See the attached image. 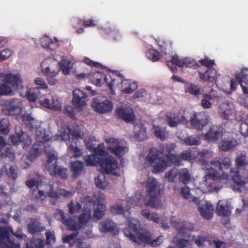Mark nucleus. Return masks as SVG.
Returning a JSON list of instances; mask_svg holds the SVG:
<instances>
[{
    "label": "nucleus",
    "mask_w": 248,
    "mask_h": 248,
    "mask_svg": "<svg viewBox=\"0 0 248 248\" xmlns=\"http://www.w3.org/2000/svg\"><path fill=\"white\" fill-rule=\"evenodd\" d=\"M229 160L224 159L219 161L215 160L207 166L208 170V174L203 177L202 181L195 188L189 189L188 187H184L181 189L183 197L195 204H199L201 200L200 198L204 193L217 192L223 186H230L232 182L237 185H243L248 179V171L245 170V173L241 177H222L225 172H227L230 169L228 168Z\"/></svg>",
    "instance_id": "nucleus-1"
},
{
    "label": "nucleus",
    "mask_w": 248,
    "mask_h": 248,
    "mask_svg": "<svg viewBox=\"0 0 248 248\" xmlns=\"http://www.w3.org/2000/svg\"><path fill=\"white\" fill-rule=\"evenodd\" d=\"M173 149V145L166 146L163 153L155 148L151 149L145 159L147 167L150 165L154 172H161L171 164L179 165L180 159L191 161L196 158L194 154L188 151L184 152L180 156H176Z\"/></svg>",
    "instance_id": "nucleus-2"
},
{
    "label": "nucleus",
    "mask_w": 248,
    "mask_h": 248,
    "mask_svg": "<svg viewBox=\"0 0 248 248\" xmlns=\"http://www.w3.org/2000/svg\"><path fill=\"white\" fill-rule=\"evenodd\" d=\"M85 129L82 126L76 125L69 128L64 125L57 134V139L64 140L68 146V155L71 158L80 156L82 152L77 142L83 138Z\"/></svg>",
    "instance_id": "nucleus-3"
},
{
    "label": "nucleus",
    "mask_w": 248,
    "mask_h": 248,
    "mask_svg": "<svg viewBox=\"0 0 248 248\" xmlns=\"http://www.w3.org/2000/svg\"><path fill=\"white\" fill-rule=\"evenodd\" d=\"M83 211L82 215L79 217V221L81 224L87 222L92 218V210L94 208L93 218L99 219L104 215L106 210L105 200L104 196L98 195L93 198L90 196H86L82 199Z\"/></svg>",
    "instance_id": "nucleus-4"
},
{
    "label": "nucleus",
    "mask_w": 248,
    "mask_h": 248,
    "mask_svg": "<svg viewBox=\"0 0 248 248\" xmlns=\"http://www.w3.org/2000/svg\"><path fill=\"white\" fill-rule=\"evenodd\" d=\"M127 221L128 228L124 229V233L125 236L129 238L132 241L138 244L150 243L154 247L159 246L163 243L164 239L162 235L151 241L152 234L146 230L139 229V227L135 224V220L128 218Z\"/></svg>",
    "instance_id": "nucleus-5"
},
{
    "label": "nucleus",
    "mask_w": 248,
    "mask_h": 248,
    "mask_svg": "<svg viewBox=\"0 0 248 248\" xmlns=\"http://www.w3.org/2000/svg\"><path fill=\"white\" fill-rule=\"evenodd\" d=\"M40 180L31 179L26 182V185L32 189L33 196L35 197L36 199L40 200L41 201H43L45 199L46 195H48L52 198H57L59 196V194L65 197H69L74 193L73 190L67 191L62 189L59 190L58 192L53 191H52L53 188L52 187V186H48L49 188L51 189V191H46L44 193L43 191L39 189V187L41 188L40 186Z\"/></svg>",
    "instance_id": "nucleus-6"
},
{
    "label": "nucleus",
    "mask_w": 248,
    "mask_h": 248,
    "mask_svg": "<svg viewBox=\"0 0 248 248\" xmlns=\"http://www.w3.org/2000/svg\"><path fill=\"white\" fill-rule=\"evenodd\" d=\"M2 111L6 114L17 116L27 124H30L31 125L33 124L35 127L38 126V124H33L34 122L38 123L31 117L30 113L26 111V108L19 99H14L9 100L6 108L3 109Z\"/></svg>",
    "instance_id": "nucleus-7"
},
{
    "label": "nucleus",
    "mask_w": 248,
    "mask_h": 248,
    "mask_svg": "<svg viewBox=\"0 0 248 248\" xmlns=\"http://www.w3.org/2000/svg\"><path fill=\"white\" fill-rule=\"evenodd\" d=\"M104 80L112 91L118 89L124 93L130 94L138 87L136 82L125 79L121 75L113 78L105 77Z\"/></svg>",
    "instance_id": "nucleus-8"
},
{
    "label": "nucleus",
    "mask_w": 248,
    "mask_h": 248,
    "mask_svg": "<svg viewBox=\"0 0 248 248\" xmlns=\"http://www.w3.org/2000/svg\"><path fill=\"white\" fill-rule=\"evenodd\" d=\"M214 154L213 152L211 151L204 149L202 150L201 152H199L198 154L197 157L200 160L201 164L204 166L203 169L205 170L206 171V174H208V170L207 169V166L208 164H210L211 162L215 160H219V161L221 160H223L224 159H228L229 160V165L228 166L229 169H230L229 171L227 172H225L223 175H222V177L225 178L227 177H230L231 178H232L233 177H237V176L241 177L245 173V170L242 169H239L237 171H233L231 167V159L228 157H217L215 158L212 159L210 162L208 161V159L212 158Z\"/></svg>",
    "instance_id": "nucleus-9"
},
{
    "label": "nucleus",
    "mask_w": 248,
    "mask_h": 248,
    "mask_svg": "<svg viewBox=\"0 0 248 248\" xmlns=\"http://www.w3.org/2000/svg\"><path fill=\"white\" fill-rule=\"evenodd\" d=\"M44 148L47 157L46 168L49 174L51 175L59 176L63 179L67 178V170L66 169L57 166L56 160L58 155L56 153L52 150L48 145H46Z\"/></svg>",
    "instance_id": "nucleus-10"
},
{
    "label": "nucleus",
    "mask_w": 248,
    "mask_h": 248,
    "mask_svg": "<svg viewBox=\"0 0 248 248\" xmlns=\"http://www.w3.org/2000/svg\"><path fill=\"white\" fill-rule=\"evenodd\" d=\"M161 185L154 178H149L146 181L145 188L147 194L150 197V199L147 202L141 195V199L144 200L143 205L149 206L153 208H157L159 206V202L156 198L160 194ZM139 194H140L139 193ZM137 194H138L137 193Z\"/></svg>",
    "instance_id": "nucleus-11"
},
{
    "label": "nucleus",
    "mask_w": 248,
    "mask_h": 248,
    "mask_svg": "<svg viewBox=\"0 0 248 248\" xmlns=\"http://www.w3.org/2000/svg\"><path fill=\"white\" fill-rule=\"evenodd\" d=\"M41 72L47 76L48 83L53 85L58 82L55 77L60 72V67L58 65V56L54 58H48L43 61L41 65Z\"/></svg>",
    "instance_id": "nucleus-12"
},
{
    "label": "nucleus",
    "mask_w": 248,
    "mask_h": 248,
    "mask_svg": "<svg viewBox=\"0 0 248 248\" xmlns=\"http://www.w3.org/2000/svg\"><path fill=\"white\" fill-rule=\"evenodd\" d=\"M143 203L144 200H141L140 194H136L134 197L129 198L126 201L115 203L111 206L110 210L112 214H122L126 216V211L131 207L130 205L142 207Z\"/></svg>",
    "instance_id": "nucleus-13"
},
{
    "label": "nucleus",
    "mask_w": 248,
    "mask_h": 248,
    "mask_svg": "<svg viewBox=\"0 0 248 248\" xmlns=\"http://www.w3.org/2000/svg\"><path fill=\"white\" fill-rule=\"evenodd\" d=\"M99 166L103 172L118 177L121 175V170L117 159L106 152L99 161Z\"/></svg>",
    "instance_id": "nucleus-14"
},
{
    "label": "nucleus",
    "mask_w": 248,
    "mask_h": 248,
    "mask_svg": "<svg viewBox=\"0 0 248 248\" xmlns=\"http://www.w3.org/2000/svg\"><path fill=\"white\" fill-rule=\"evenodd\" d=\"M1 78L4 81V84L0 86V96L12 95L22 88L19 87V79L17 77L6 74L2 75Z\"/></svg>",
    "instance_id": "nucleus-15"
},
{
    "label": "nucleus",
    "mask_w": 248,
    "mask_h": 248,
    "mask_svg": "<svg viewBox=\"0 0 248 248\" xmlns=\"http://www.w3.org/2000/svg\"><path fill=\"white\" fill-rule=\"evenodd\" d=\"M107 149L117 157H121L128 152V148L114 138H106Z\"/></svg>",
    "instance_id": "nucleus-16"
},
{
    "label": "nucleus",
    "mask_w": 248,
    "mask_h": 248,
    "mask_svg": "<svg viewBox=\"0 0 248 248\" xmlns=\"http://www.w3.org/2000/svg\"><path fill=\"white\" fill-rule=\"evenodd\" d=\"M91 106L93 110L100 113H106L111 111L113 108L111 101L105 98L96 97L93 100Z\"/></svg>",
    "instance_id": "nucleus-17"
},
{
    "label": "nucleus",
    "mask_w": 248,
    "mask_h": 248,
    "mask_svg": "<svg viewBox=\"0 0 248 248\" xmlns=\"http://www.w3.org/2000/svg\"><path fill=\"white\" fill-rule=\"evenodd\" d=\"M41 105L46 108L59 110L61 109V104L58 98L50 93L42 95L39 97Z\"/></svg>",
    "instance_id": "nucleus-18"
},
{
    "label": "nucleus",
    "mask_w": 248,
    "mask_h": 248,
    "mask_svg": "<svg viewBox=\"0 0 248 248\" xmlns=\"http://www.w3.org/2000/svg\"><path fill=\"white\" fill-rule=\"evenodd\" d=\"M209 116L204 112L194 113L190 117L192 127L197 130H202L208 122Z\"/></svg>",
    "instance_id": "nucleus-19"
},
{
    "label": "nucleus",
    "mask_w": 248,
    "mask_h": 248,
    "mask_svg": "<svg viewBox=\"0 0 248 248\" xmlns=\"http://www.w3.org/2000/svg\"><path fill=\"white\" fill-rule=\"evenodd\" d=\"M105 153V145L103 144H98L95 152H94V154L92 155H88L85 158L87 165L89 166L99 165V161L104 156Z\"/></svg>",
    "instance_id": "nucleus-20"
},
{
    "label": "nucleus",
    "mask_w": 248,
    "mask_h": 248,
    "mask_svg": "<svg viewBox=\"0 0 248 248\" xmlns=\"http://www.w3.org/2000/svg\"><path fill=\"white\" fill-rule=\"evenodd\" d=\"M11 142L16 145L23 142L24 145L23 148L28 146L31 143V139L28 134L23 132L19 127H16V134L11 137Z\"/></svg>",
    "instance_id": "nucleus-21"
},
{
    "label": "nucleus",
    "mask_w": 248,
    "mask_h": 248,
    "mask_svg": "<svg viewBox=\"0 0 248 248\" xmlns=\"http://www.w3.org/2000/svg\"><path fill=\"white\" fill-rule=\"evenodd\" d=\"M87 101L84 93L78 89L74 90L73 103L78 110H82L86 106Z\"/></svg>",
    "instance_id": "nucleus-22"
},
{
    "label": "nucleus",
    "mask_w": 248,
    "mask_h": 248,
    "mask_svg": "<svg viewBox=\"0 0 248 248\" xmlns=\"http://www.w3.org/2000/svg\"><path fill=\"white\" fill-rule=\"evenodd\" d=\"M222 138V141L218 145L219 149L222 151H227L234 148L237 144L236 140L229 136L228 133H225Z\"/></svg>",
    "instance_id": "nucleus-23"
},
{
    "label": "nucleus",
    "mask_w": 248,
    "mask_h": 248,
    "mask_svg": "<svg viewBox=\"0 0 248 248\" xmlns=\"http://www.w3.org/2000/svg\"><path fill=\"white\" fill-rule=\"evenodd\" d=\"M133 137L136 140L143 141L148 138L145 124L139 123L134 126Z\"/></svg>",
    "instance_id": "nucleus-24"
},
{
    "label": "nucleus",
    "mask_w": 248,
    "mask_h": 248,
    "mask_svg": "<svg viewBox=\"0 0 248 248\" xmlns=\"http://www.w3.org/2000/svg\"><path fill=\"white\" fill-rule=\"evenodd\" d=\"M171 61L172 64H174L179 67L185 65L186 67H194L197 65L196 62L191 58H181L177 56H172Z\"/></svg>",
    "instance_id": "nucleus-25"
},
{
    "label": "nucleus",
    "mask_w": 248,
    "mask_h": 248,
    "mask_svg": "<svg viewBox=\"0 0 248 248\" xmlns=\"http://www.w3.org/2000/svg\"><path fill=\"white\" fill-rule=\"evenodd\" d=\"M198 210L201 216L206 219H210L213 217L214 207L209 202H205L198 207Z\"/></svg>",
    "instance_id": "nucleus-26"
},
{
    "label": "nucleus",
    "mask_w": 248,
    "mask_h": 248,
    "mask_svg": "<svg viewBox=\"0 0 248 248\" xmlns=\"http://www.w3.org/2000/svg\"><path fill=\"white\" fill-rule=\"evenodd\" d=\"M232 208L230 202L228 201L220 200L217 203L216 212L220 216L226 217L230 214Z\"/></svg>",
    "instance_id": "nucleus-27"
},
{
    "label": "nucleus",
    "mask_w": 248,
    "mask_h": 248,
    "mask_svg": "<svg viewBox=\"0 0 248 248\" xmlns=\"http://www.w3.org/2000/svg\"><path fill=\"white\" fill-rule=\"evenodd\" d=\"M171 225L179 233L183 234L187 233L188 231L192 230L193 228L192 224L177 220H173L171 221Z\"/></svg>",
    "instance_id": "nucleus-28"
},
{
    "label": "nucleus",
    "mask_w": 248,
    "mask_h": 248,
    "mask_svg": "<svg viewBox=\"0 0 248 248\" xmlns=\"http://www.w3.org/2000/svg\"><path fill=\"white\" fill-rule=\"evenodd\" d=\"M116 111L119 117L125 121L130 122L134 119L133 110L130 107H122L117 109Z\"/></svg>",
    "instance_id": "nucleus-29"
},
{
    "label": "nucleus",
    "mask_w": 248,
    "mask_h": 248,
    "mask_svg": "<svg viewBox=\"0 0 248 248\" xmlns=\"http://www.w3.org/2000/svg\"><path fill=\"white\" fill-rule=\"evenodd\" d=\"M233 109V104L227 102L220 105L218 113L220 117L224 120H228Z\"/></svg>",
    "instance_id": "nucleus-30"
},
{
    "label": "nucleus",
    "mask_w": 248,
    "mask_h": 248,
    "mask_svg": "<svg viewBox=\"0 0 248 248\" xmlns=\"http://www.w3.org/2000/svg\"><path fill=\"white\" fill-rule=\"evenodd\" d=\"M0 151L2 156L8 157L10 160L14 159L15 154L11 149L10 145L6 144L2 137H0Z\"/></svg>",
    "instance_id": "nucleus-31"
},
{
    "label": "nucleus",
    "mask_w": 248,
    "mask_h": 248,
    "mask_svg": "<svg viewBox=\"0 0 248 248\" xmlns=\"http://www.w3.org/2000/svg\"><path fill=\"white\" fill-rule=\"evenodd\" d=\"M99 230L102 232H116L118 231V228L115 223L110 219H105L100 222Z\"/></svg>",
    "instance_id": "nucleus-32"
},
{
    "label": "nucleus",
    "mask_w": 248,
    "mask_h": 248,
    "mask_svg": "<svg viewBox=\"0 0 248 248\" xmlns=\"http://www.w3.org/2000/svg\"><path fill=\"white\" fill-rule=\"evenodd\" d=\"M36 121L38 123H33L34 124H38V126L35 127L33 126V124L31 125L29 124V125L32 128H37L35 134L36 140L40 143L46 142L49 139L48 132H46L44 130L39 129L38 126L40 125V123L37 121Z\"/></svg>",
    "instance_id": "nucleus-33"
},
{
    "label": "nucleus",
    "mask_w": 248,
    "mask_h": 248,
    "mask_svg": "<svg viewBox=\"0 0 248 248\" xmlns=\"http://www.w3.org/2000/svg\"><path fill=\"white\" fill-rule=\"evenodd\" d=\"M221 136L222 137L221 130L217 126L213 125L208 132L205 134L204 139L209 141H215Z\"/></svg>",
    "instance_id": "nucleus-34"
},
{
    "label": "nucleus",
    "mask_w": 248,
    "mask_h": 248,
    "mask_svg": "<svg viewBox=\"0 0 248 248\" xmlns=\"http://www.w3.org/2000/svg\"><path fill=\"white\" fill-rule=\"evenodd\" d=\"M55 217L58 220H61L67 228L70 230H75L79 228L78 225L76 224L73 220H67L64 218L63 212L61 210H57L55 214Z\"/></svg>",
    "instance_id": "nucleus-35"
},
{
    "label": "nucleus",
    "mask_w": 248,
    "mask_h": 248,
    "mask_svg": "<svg viewBox=\"0 0 248 248\" xmlns=\"http://www.w3.org/2000/svg\"><path fill=\"white\" fill-rule=\"evenodd\" d=\"M217 97V92L211 91L208 93L203 95L201 100V105L204 108H209L212 106L211 101Z\"/></svg>",
    "instance_id": "nucleus-36"
},
{
    "label": "nucleus",
    "mask_w": 248,
    "mask_h": 248,
    "mask_svg": "<svg viewBox=\"0 0 248 248\" xmlns=\"http://www.w3.org/2000/svg\"><path fill=\"white\" fill-rule=\"evenodd\" d=\"M60 60L58 58V65L60 67V70H62L64 75H69L70 69L72 67L71 62L65 59L63 57H60Z\"/></svg>",
    "instance_id": "nucleus-37"
},
{
    "label": "nucleus",
    "mask_w": 248,
    "mask_h": 248,
    "mask_svg": "<svg viewBox=\"0 0 248 248\" xmlns=\"http://www.w3.org/2000/svg\"><path fill=\"white\" fill-rule=\"evenodd\" d=\"M95 184L96 187L101 189H106L109 188L110 187V185L106 180L105 176L103 173H100L98 176L95 178Z\"/></svg>",
    "instance_id": "nucleus-38"
},
{
    "label": "nucleus",
    "mask_w": 248,
    "mask_h": 248,
    "mask_svg": "<svg viewBox=\"0 0 248 248\" xmlns=\"http://www.w3.org/2000/svg\"><path fill=\"white\" fill-rule=\"evenodd\" d=\"M246 79V74L244 71H241L239 73H237L235 75V78H233L231 81L230 87L231 89L234 91L238 84L241 85V81L243 79Z\"/></svg>",
    "instance_id": "nucleus-39"
},
{
    "label": "nucleus",
    "mask_w": 248,
    "mask_h": 248,
    "mask_svg": "<svg viewBox=\"0 0 248 248\" xmlns=\"http://www.w3.org/2000/svg\"><path fill=\"white\" fill-rule=\"evenodd\" d=\"M64 243H68L70 246H73L76 243L82 242L81 241L80 237L78 236V233L77 232H73L70 235L63 238Z\"/></svg>",
    "instance_id": "nucleus-40"
},
{
    "label": "nucleus",
    "mask_w": 248,
    "mask_h": 248,
    "mask_svg": "<svg viewBox=\"0 0 248 248\" xmlns=\"http://www.w3.org/2000/svg\"><path fill=\"white\" fill-rule=\"evenodd\" d=\"M71 169L74 178L77 177L83 172V164L81 162L76 161L71 164Z\"/></svg>",
    "instance_id": "nucleus-41"
},
{
    "label": "nucleus",
    "mask_w": 248,
    "mask_h": 248,
    "mask_svg": "<svg viewBox=\"0 0 248 248\" xmlns=\"http://www.w3.org/2000/svg\"><path fill=\"white\" fill-rule=\"evenodd\" d=\"M40 43L44 48H48L51 50L54 49L58 47V46L53 43L51 39L47 36H43L40 39Z\"/></svg>",
    "instance_id": "nucleus-42"
},
{
    "label": "nucleus",
    "mask_w": 248,
    "mask_h": 248,
    "mask_svg": "<svg viewBox=\"0 0 248 248\" xmlns=\"http://www.w3.org/2000/svg\"><path fill=\"white\" fill-rule=\"evenodd\" d=\"M28 229L29 232L33 233L44 231V228L37 220L32 219L28 224Z\"/></svg>",
    "instance_id": "nucleus-43"
},
{
    "label": "nucleus",
    "mask_w": 248,
    "mask_h": 248,
    "mask_svg": "<svg viewBox=\"0 0 248 248\" xmlns=\"http://www.w3.org/2000/svg\"><path fill=\"white\" fill-rule=\"evenodd\" d=\"M166 117L168 123L170 127H175L177 126L180 122L179 118L175 113L167 112Z\"/></svg>",
    "instance_id": "nucleus-44"
},
{
    "label": "nucleus",
    "mask_w": 248,
    "mask_h": 248,
    "mask_svg": "<svg viewBox=\"0 0 248 248\" xmlns=\"http://www.w3.org/2000/svg\"><path fill=\"white\" fill-rule=\"evenodd\" d=\"M40 91L38 88H31L28 90L26 95L30 101H34L37 98L39 99L42 95L40 96Z\"/></svg>",
    "instance_id": "nucleus-45"
},
{
    "label": "nucleus",
    "mask_w": 248,
    "mask_h": 248,
    "mask_svg": "<svg viewBox=\"0 0 248 248\" xmlns=\"http://www.w3.org/2000/svg\"><path fill=\"white\" fill-rule=\"evenodd\" d=\"M159 120L154 121L153 122V130L154 134L156 137L159 138L161 140L165 139V133L164 130H162L158 124V121Z\"/></svg>",
    "instance_id": "nucleus-46"
},
{
    "label": "nucleus",
    "mask_w": 248,
    "mask_h": 248,
    "mask_svg": "<svg viewBox=\"0 0 248 248\" xmlns=\"http://www.w3.org/2000/svg\"><path fill=\"white\" fill-rule=\"evenodd\" d=\"M246 153L244 151H238L237 153L236 163L238 166L244 167L248 164L246 158Z\"/></svg>",
    "instance_id": "nucleus-47"
},
{
    "label": "nucleus",
    "mask_w": 248,
    "mask_h": 248,
    "mask_svg": "<svg viewBox=\"0 0 248 248\" xmlns=\"http://www.w3.org/2000/svg\"><path fill=\"white\" fill-rule=\"evenodd\" d=\"M9 166L6 165L3 166L1 169L2 172H5L9 176L11 177L13 179H15L17 177L18 170L16 166H12L9 167V170L8 171L7 167Z\"/></svg>",
    "instance_id": "nucleus-48"
},
{
    "label": "nucleus",
    "mask_w": 248,
    "mask_h": 248,
    "mask_svg": "<svg viewBox=\"0 0 248 248\" xmlns=\"http://www.w3.org/2000/svg\"><path fill=\"white\" fill-rule=\"evenodd\" d=\"M81 205L76 201H72L68 204L69 213L71 214H76L79 212L81 209Z\"/></svg>",
    "instance_id": "nucleus-49"
},
{
    "label": "nucleus",
    "mask_w": 248,
    "mask_h": 248,
    "mask_svg": "<svg viewBox=\"0 0 248 248\" xmlns=\"http://www.w3.org/2000/svg\"><path fill=\"white\" fill-rule=\"evenodd\" d=\"M102 78L103 76L101 73L96 72L90 76V79L93 84L97 86H100L102 84Z\"/></svg>",
    "instance_id": "nucleus-50"
},
{
    "label": "nucleus",
    "mask_w": 248,
    "mask_h": 248,
    "mask_svg": "<svg viewBox=\"0 0 248 248\" xmlns=\"http://www.w3.org/2000/svg\"><path fill=\"white\" fill-rule=\"evenodd\" d=\"M146 56L148 59L153 62H156L158 61L160 58L159 52L154 49H149L146 52Z\"/></svg>",
    "instance_id": "nucleus-51"
},
{
    "label": "nucleus",
    "mask_w": 248,
    "mask_h": 248,
    "mask_svg": "<svg viewBox=\"0 0 248 248\" xmlns=\"http://www.w3.org/2000/svg\"><path fill=\"white\" fill-rule=\"evenodd\" d=\"M158 45L162 48V52L167 55H170L172 54L171 47L170 44H167L163 40H159Z\"/></svg>",
    "instance_id": "nucleus-52"
},
{
    "label": "nucleus",
    "mask_w": 248,
    "mask_h": 248,
    "mask_svg": "<svg viewBox=\"0 0 248 248\" xmlns=\"http://www.w3.org/2000/svg\"><path fill=\"white\" fill-rule=\"evenodd\" d=\"M179 179L184 183L186 184L191 180V175L187 169H183L179 172Z\"/></svg>",
    "instance_id": "nucleus-53"
},
{
    "label": "nucleus",
    "mask_w": 248,
    "mask_h": 248,
    "mask_svg": "<svg viewBox=\"0 0 248 248\" xmlns=\"http://www.w3.org/2000/svg\"><path fill=\"white\" fill-rule=\"evenodd\" d=\"M9 121L7 119H3L0 122V131L4 134H7L10 129Z\"/></svg>",
    "instance_id": "nucleus-54"
},
{
    "label": "nucleus",
    "mask_w": 248,
    "mask_h": 248,
    "mask_svg": "<svg viewBox=\"0 0 248 248\" xmlns=\"http://www.w3.org/2000/svg\"><path fill=\"white\" fill-rule=\"evenodd\" d=\"M186 90L187 92L194 95H199L201 93L200 88L192 84L188 85Z\"/></svg>",
    "instance_id": "nucleus-55"
},
{
    "label": "nucleus",
    "mask_w": 248,
    "mask_h": 248,
    "mask_svg": "<svg viewBox=\"0 0 248 248\" xmlns=\"http://www.w3.org/2000/svg\"><path fill=\"white\" fill-rule=\"evenodd\" d=\"M184 142L187 145H194L199 144L200 140L198 137L189 136L185 139Z\"/></svg>",
    "instance_id": "nucleus-56"
},
{
    "label": "nucleus",
    "mask_w": 248,
    "mask_h": 248,
    "mask_svg": "<svg viewBox=\"0 0 248 248\" xmlns=\"http://www.w3.org/2000/svg\"><path fill=\"white\" fill-rule=\"evenodd\" d=\"M192 241H194L195 243L198 246H203L205 245V243L209 242L208 239L205 237L198 236L197 237L192 236Z\"/></svg>",
    "instance_id": "nucleus-57"
},
{
    "label": "nucleus",
    "mask_w": 248,
    "mask_h": 248,
    "mask_svg": "<svg viewBox=\"0 0 248 248\" xmlns=\"http://www.w3.org/2000/svg\"><path fill=\"white\" fill-rule=\"evenodd\" d=\"M177 173L178 170L176 168H174L165 173V178L167 179L169 181L173 182L174 180Z\"/></svg>",
    "instance_id": "nucleus-58"
},
{
    "label": "nucleus",
    "mask_w": 248,
    "mask_h": 248,
    "mask_svg": "<svg viewBox=\"0 0 248 248\" xmlns=\"http://www.w3.org/2000/svg\"><path fill=\"white\" fill-rule=\"evenodd\" d=\"M85 143L87 149H89L90 150H93L94 152H95V150L97 148V147H96V141L93 137L91 138L89 140H85Z\"/></svg>",
    "instance_id": "nucleus-59"
},
{
    "label": "nucleus",
    "mask_w": 248,
    "mask_h": 248,
    "mask_svg": "<svg viewBox=\"0 0 248 248\" xmlns=\"http://www.w3.org/2000/svg\"><path fill=\"white\" fill-rule=\"evenodd\" d=\"M191 241H192V236H190L188 240L182 239L180 241L178 244V247L179 248H190L191 246Z\"/></svg>",
    "instance_id": "nucleus-60"
},
{
    "label": "nucleus",
    "mask_w": 248,
    "mask_h": 248,
    "mask_svg": "<svg viewBox=\"0 0 248 248\" xmlns=\"http://www.w3.org/2000/svg\"><path fill=\"white\" fill-rule=\"evenodd\" d=\"M42 150V146L41 145H39V148L36 147L35 144L33 145V150L30 153L29 155V158L30 159L32 160L34 158L37 156L38 154L41 152Z\"/></svg>",
    "instance_id": "nucleus-61"
},
{
    "label": "nucleus",
    "mask_w": 248,
    "mask_h": 248,
    "mask_svg": "<svg viewBox=\"0 0 248 248\" xmlns=\"http://www.w3.org/2000/svg\"><path fill=\"white\" fill-rule=\"evenodd\" d=\"M34 83L41 89H46L47 85L45 80L41 77L36 78L34 81Z\"/></svg>",
    "instance_id": "nucleus-62"
},
{
    "label": "nucleus",
    "mask_w": 248,
    "mask_h": 248,
    "mask_svg": "<svg viewBox=\"0 0 248 248\" xmlns=\"http://www.w3.org/2000/svg\"><path fill=\"white\" fill-rule=\"evenodd\" d=\"M12 54V51L9 49H4L0 53V62L8 59Z\"/></svg>",
    "instance_id": "nucleus-63"
},
{
    "label": "nucleus",
    "mask_w": 248,
    "mask_h": 248,
    "mask_svg": "<svg viewBox=\"0 0 248 248\" xmlns=\"http://www.w3.org/2000/svg\"><path fill=\"white\" fill-rule=\"evenodd\" d=\"M240 132L242 135L245 137H248V124L246 123H242L240 126Z\"/></svg>",
    "instance_id": "nucleus-64"
}]
</instances>
